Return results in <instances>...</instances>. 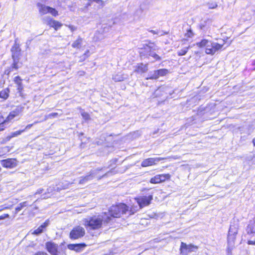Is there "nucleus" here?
Returning <instances> with one entry per match:
<instances>
[{"label": "nucleus", "instance_id": "f257e3e1", "mask_svg": "<svg viewBox=\"0 0 255 255\" xmlns=\"http://www.w3.org/2000/svg\"><path fill=\"white\" fill-rule=\"evenodd\" d=\"M83 225L88 230H97L102 227L103 223L108 224L111 222V218L106 213L83 220Z\"/></svg>", "mask_w": 255, "mask_h": 255}, {"label": "nucleus", "instance_id": "7ed1b4c3", "mask_svg": "<svg viewBox=\"0 0 255 255\" xmlns=\"http://www.w3.org/2000/svg\"><path fill=\"white\" fill-rule=\"evenodd\" d=\"M159 48L154 43H150L149 45H146L143 50L140 52V54L141 57L148 56L153 57L155 60H160V57L156 54L155 51H157Z\"/></svg>", "mask_w": 255, "mask_h": 255}, {"label": "nucleus", "instance_id": "c9c22d12", "mask_svg": "<svg viewBox=\"0 0 255 255\" xmlns=\"http://www.w3.org/2000/svg\"><path fill=\"white\" fill-rule=\"evenodd\" d=\"M48 13L51 14L53 16H56L58 15V11L54 8L49 6Z\"/></svg>", "mask_w": 255, "mask_h": 255}, {"label": "nucleus", "instance_id": "9b49d317", "mask_svg": "<svg viewBox=\"0 0 255 255\" xmlns=\"http://www.w3.org/2000/svg\"><path fill=\"white\" fill-rule=\"evenodd\" d=\"M1 165L6 168H13L17 166L18 161L15 158H7L1 161Z\"/></svg>", "mask_w": 255, "mask_h": 255}, {"label": "nucleus", "instance_id": "dca6fc26", "mask_svg": "<svg viewBox=\"0 0 255 255\" xmlns=\"http://www.w3.org/2000/svg\"><path fill=\"white\" fill-rule=\"evenodd\" d=\"M49 221L47 220L45 222L39 226L37 229L35 230L32 234L36 236L39 235L43 232L44 230L49 225Z\"/></svg>", "mask_w": 255, "mask_h": 255}, {"label": "nucleus", "instance_id": "7c9ffc66", "mask_svg": "<svg viewBox=\"0 0 255 255\" xmlns=\"http://www.w3.org/2000/svg\"><path fill=\"white\" fill-rule=\"evenodd\" d=\"M81 115L82 118L86 122L89 121L91 119L89 114L88 113L84 112L83 110L81 111Z\"/></svg>", "mask_w": 255, "mask_h": 255}, {"label": "nucleus", "instance_id": "6e6552de", "mask_svg": "<svg viewBox=\"0 0 255 255\" xmlns=\"http://www.w3.org/2000/svg\"><path fill=\"white\" fill-rule=\"evenodd\" d=\"M152 199V195H150L148 196H141L135 198V200L140 208H141L148 205Z\"/></svg>", "mask_w": 255, "mask_h": 255}, {"label": "nucleus", "instance_id": "de8ad7c7", "mask_svg": "<svg viewBox=\"0 0 255 255\" xmlns=\"http://www.w3.org/2000/svg\"><path fill=\"white\" fill-rule=\"evenodd\" d=\"M249 245H255V240L254 241L250 240L248 241Z\"/></svg>", "mask_w": 255, "mask_h": 255}, {"label": "nucleus", "instance_id": "ea45409f", "mask_svg": "<svg viewBox=\"0 0 255 255\" xmlns=\"http://www.w3.org/2000/svg\"><path fill=\"white\" fill-rule=\"evenodd\" d=\"M23 207L21 206V205L19 204L18 205V206L15 208V214L18 213L22 209Z\"/></svg>", "mask_w": 255, "mask_h": 255}, {"label": "nucleus", "instance_id": "603ef678", "mask_svg": "<svg viewBox=\"0 0 255 255\" xmlns=\"http://www.w3.org/2000/svg\"><path fill=\"white\" fill-rule=\"evenodd\" d=\"M253 65L254 66V69H255V60L253 62Z\"/></svg>", "mask_w": 255, "mask_h": 255}, {"label": "nucleus", "instance_id": "f704fd0d", "mask_svg": "<svg viewBox=\"0 0 255 255\" xmlns=\"http://www.w3.org/2000/svg\"><path fill=\"white\" fill-rule=\"evenodd\" d=\"M157 71H158V73L159 74V77L165 76L168 73V71L166 69H161L158 70Z\"/></svg>", "mask_w": 255, "mask_h": 255}, {"label": "nucleus", "instance_id": "473e14b6", "mask_svg": "<svg viewBox=\"0 0 255 255\" xmlns=\"http://www.w3.org/2000/svg\"><path fill=\"white\" fill-rule=\"evenodd\" d=\"M247 231L248 234H255V222L253 226L249 225L247 227Z\"/></svg>", "mask_w": 255, "mask_h": 255}, {"label": "nucleus", "instance_id": "72a5a7b5", "mask_svg": "<svg viewBox=\"0 0 255 255\" xmlns=\"http://www.w3.org/2000/svg\"><path fill=\"white\" fill-rule=\"evenodd\" d=\"M189 47H190V46L187 47H185V48L179 50L177 52L178 55V56L185 55L187 53Z\"/></svg>", "mask_w": 255, "mask_h": 255}, {"label": "nucleus", "instance_id": "f03ea898", "mask_svg": "<svg viewBox=\"0 0 255 255\" xmlns=\"http://www.w3.org/2000/svg\"><path fill=\"white\" fill-rule=\"evenodd\" d=\"M135 210L132 209H128V207L124 203H121L119 205L112 206L109 210V214H107L111 218V221L114 218H119L122 215L128 214L129 215H132L134 213Z\"/></svg>", "mask_w": 255, "mask_h": 255}, {"label": "nucleus", "instance_id": "aec40b11", "mask_svg": "<svg viewBox=\"0 0 255 255\" xmlns=\"http://www.w3.org/2000/svg\"><path fill=\"white\" fill-rule=\"evenodd\" d=\"M21 109L16 108L15 110L12 111L10 113L8 116L7 117V119L8 120H12L15 116H17L19 113L20 112Z\"/></svg>", "mask_w": 255, "mask_h": 255}, {"label": "nucleus", "instance_id": "79ce46f5", "mask_svg": "<svg viewBox=\"0 0 255 255\" xmlns=\"http://www.w3.org/2000/svg\"><path fill=\"white\" fill-rule=\"evenodd\" d=\"M149 31L150 32L153 33V34H160V35H163L164 34L163 33H160L158 31H155V30H149Z\"/></svg>", "mask_w": 255, "mask_h": 255}, {"label": "nucleus", "instance_id": "3c124183", "mask_svg": "<svg viewBox=\"0 0 255 255\" xmlns=\"http://www.w3.org/2000/svg\"><path fill=\"white\" fill-rule=\"evenodd\" d=\"M32 126H33V124H29V125H28L25 127V129H24L25 130L26 129H29V128H30L32 127Z\"/></svg>", "mask_w": 255, "mask_h": 255}, {"label": "nucleus", "instance_id": "423d86ee", "mask_svg": "<svg viewBox=\"0 0 255 255\" xmlns=\"http://www.w3.org/2000/svg\"><path fill=\"white\" fill-rule=\"evenodd\" d=\"M85 234V229L81 226H77L70 232V238L72 239H78L83 237Z\"/></svg>", "mask_w": 255, "mask_h": 255}, {"label": "nucleus", "instance_id": "f8f14e48", "mask_svg": "<svg viewBox=\"0 0 255 255\" xmlns=\"http://www.w3.org/2000/svg\"><path fill=\"white\" fill-rule=\"evenodd\" d=\"M198 249V247L196 246L193 245L192 244L187 245L183 242L181 243L180 246V250L182 253H187L191 252H196Z\"/></svg>", "mask_w": 255, "mask_h": 255}, {"label": "nucleus", "instance_id": "a878e982", "mask_svg": "<svg viewBox=\"0 0 255 255\" xmlns=\"http://www.w3.org/2000/svg\"><path fill=\"white\" fill-rule=\"evenodd\" d=\"M82 40V38L79 37L72 43V46L75 48H80L81 46Z\"/></svg>", "mask_w": 255, "mask_h": 255}, {"label": "nucleus", "instance_id": "b1692460", "mask_svg": "<svg viewBox=\"0 0 255 255\" xmlns=\"http://www.w3.org/2000/svg\"><path fill=\"white\" fill-rule=\"evenodd\" d=\"M25 131V129L17 130L14 132H12L10 134L7 136L6 138L7 140H9L11 138L20 135L22 132Z\"/></svg>", "mask_w": 255, "mask_h": 255}, {"label": "nucleus", "instance_id": "5701e85b", "mask_svg": "<svg viewBox=\"0 0 255 255\" xmlns=\"http://www.w3.org/2000/svg\"><path fill=\"white\" fill-rule=\"evenodd\" d=\"M126 79V77L124 76V75L118 73L116 75H115L113 76V79L115 82H121L124 80V79Z\"/></svg>", "mask_w": 255, "mask_h": 255}, {"label": "nucleus", "instance_id": "2eb2a0df", "mask_svg": "<svg viewBox=\"0 0 255 255\" xmlns=\"http://www.w3.org/2000/svg\"><path fill=\"white\" fill-rule=\"evenodd\" d=\"M148 70V64H143L142 63H138L135 67L134 72L142 74Z\"/></svg>", "mask_w": 255, "mask_h": 255}, {"label": "nucleus", "instance_id": "e433bc0d", "mask_svg": "<svg viewBox=\"0 0 255 255\" xmlns=\"http://www.w3.org/2000/svg\"><path fill=\"white\" fill-rule=\"evenodd\" d=\"M207 6L209 9H214L218 6L216 2H209L207 3Z\"/></svg>", "mask_w": 255, "mask_h": 255}, {"label": "nucleus", "instance_id": "9d476101", "mask_svg": "<svg viewBox=\"0 0 255 255\" xmlns=\"http://www.w3.org/2000/svg\"><path fill=\"white\" fill-rule=\"evenodd\" d=\"M170 178L169 174H158L151 178L150 182L152 184H158L165 181Z\"/></svg>", "mask_w": 255, "mask_h": 255}, {"label": "nucleus", "instance_id": "39448f33", "mask_svg": "<svg viewBox=\"0 0 255 255\" xmlns=\"http://www.w3.org/2000/svg\"><path fill=\"white\" fill-rule=\"evenodd\" d=\"M224 43L222 44L218 43L217 42H212L210 41V44H208L207 47L206 48V53L207 54L213 55L219 49H221Z\"/></svg>", "mask_w": 255, "mask_h": 255}, {"label": "nucleus", "instance_id": "4c0bfd02", "mask_svg": "<svg viewBox=\"0 0 255 255\" xmlns=\"http://www.w3.org/2000/svg\"><path fill=\"white\" fill-rule=\"evenodd\" d=\"M234 246H229L228 245V247L227 248V255H232V251L234 249Z\"/></svg>", "mask_w": 255, "mask_h": 255}, {"label": "nucleus", "instance_id": "412c9836", "mask_svg": "<svg viewBox=\"0 0 255 255\" xmlns=\"http://www.w3.org/2000/svg\"><path fill=\"white\" fill-rule=\"evenodd\" d=\"M9 90L8 88H5L0 92V98L6 100L9 96Z\"/></svg>", "mask_w": 255, "mask_h": 255}, {"label": "nucleus", "instance_id": "a19ab883", "mask_svg": "<svg viewBox=\"0 0 255 255\" xmlns=\"http://www.w3.org/2000/svg\"><path fill=\"white\" fill-rule=\"evenodd\" d=\"M9 217V215L8 214H4L0 216V220L8 218Z\"/></svg>", "mask_w": 255, "mask_h": 255}, {"label": "nucleus", "instance_id": "a18cd8bd", "mask_svg": "<svg viewBox=\"0 0 255 255\" xmlns=\"http://www.w3.org/2000/svg\"><path fill=\"white\" fill-rule=\"evenodd\" d=\"M34 255H48L46 253L42 252H38L36 253Z\"/></svg>", "mask_w": 255, "mask_h": 255}, {"label": "nucleus", "instance_id": "f3484780", "mask_svg": "<svg viewBox=\"0 0 255 255\" xmlns=\"http://www.w3.org/2000/svg\"><path fill=\"white\" fill-rule=\"evenodd\" d=\"M11 51L12 52V57L19 58L21 51L19 44L15 43L11 48Z\"/></svg>", "mask_w": 255, "mask_h": 255}, {"label": "nucleus", "instance_id": "393cba45", "mask_svg": "<svg viewBox=\"0 0 255 255\" xmlns=\"http://www.w3.org/2000/svg\"><path fill=\"white\" fill-rule=\"evenodd\" d=\"M12 59H13V62L12 64V65H11L10 68L12 69V70L13 69L17 70L19 67V66L18 65V62H19V58L12 57Z\"/></svg>", "mask_w": 255, "mask_h": 255}, {"label": "nucleus", "instance_id": "864d4df0", "mask_svg": "<svg viewBox=\"0 0 255 255\" xmlns=\"http://www.w3.org/2000/svg\"><path fill=\"white\" fill-rule=\"evenodd\" d=\"M253 142L254 146H255V138L253 139Z\"/></svg>", "mask_w": 255, "mask_h": 255}, {"label": "nucleus", "instance_id": "6ab92c4d", "mask_svg": "<svg viewBox=\"0 0 255 255\" xmlns=\"http://www.w3.org/2000/svg\"><path fill=\"white\" fill-rule=\"evenodd\" d=\"M238 233V228L236 225H231L230 227L228 235L229 236H236Z\"/></svg>", "mask_w": 255, "mask_h": 255}, {"label": "nucleus", "instance_id": "2f4dec72", "mask_svg": "<svg viewBox=\"0 0 255 255\" xmlns=\"http://www.w3.org/2000/svg\"><path fill=\"white\" fill-rule=\"evenodd\" d=\"M159 77V74L157 70L154 71L151 73V76L149 78H147L146 79H157Z\"/></svg>", "mask_w": 255, "mask_h": 255}, {"label": "nucleus", "instance_id": "cd10ccee", "mask_svg": "<svg viewBox=\"0 0 255 255\" xmlns=\"http://www.w3.org/2000/svg\"><path fill=\"white\" fill-rule=\"evenodd\" d=\"M7 122L4 120L2 116L0 115V131L3 130L5 128V125Z\"/></svg>", "mask_w": 255, "mask_h": 255}, {"label": "nucleus", "instance_id": "c03bdc74", "mask_svg": "<svg viewBox=\"0 0 255 255\" xmlns=\"http://www.w3.org/2000/svg\"><path fill=\"white\" fill-rule=\"evenodd\" d=\"M20 204L21 205V206L24 208L25 207H26L28 205V204L27 201H25L22 203H20Z\"/></svg>", "mask_w": 255, "mask_h": 255}, {"label": "nucleus", "instance_id": "ddd939ff", "mask_svg": "<svg viewBox=\"0 0 255 255\" xmlns=\"http://www.w3.org/2000/svg\"><path fill=\"white\" fill-rule=\"evenodd\" d=\"M161 159H162V158L160 157L147 158L142 161L141 165L142 167L151 166L152 165L155 164L157 162H159Z\"/></svg>", "mask_w": 255, "mask_h": 255}, {"label": "nucleus", "instance_id": "4468645a", "mask_svg": "<svg viewBox=\"0 0 255 255\" xmlns=\"http://www.w3.org/2000/svg\"><path fill=\"white\" fill-rule=\"evenodd\" d=\"M85 247L86 245L85 244H69L67 246L68 249L76 251V252H82Z\"/></svg>", "mask_w": 255, "mask_h": 255}, {"label": "nucleus", "instance_id": "0eeeda50", "mask_svg": "<svg viewBox=\"0 0 255 255\" xmlns=\"http://www.w3.org/2000/svg\"><path fill=\"white\" fill-rule=\"evenodd\" d=\"M45 248L51 255H59L60 253L58 251V245L52 241L45 243Z\"/></svg>", "mask_w": 255, "mask_h": 255}, {"label": "nucleus", "instance_id": "a211bd4d", "mask_svg": "<svg viewBox=\"0 0 255 255\" xmlns=\"http://www.w3.org/2000/svg\"><path fill=\"white\" fill-rule=\"evenodd\" d=\"M37 6L38 7L39 12L41 14L43 15L48 13L49 6H46L40 3L37 4Z\"/></svg>", "mask_w": 255, "mask_h": 255}, {"label": "nucleus", "instance_id": "4be33fe9", "mask_svg": "<svg viewBox=\"0 0 255 255\" xmlns=\"http://www.w3.org/2000/svg\"><path fill=\"white\" fill-rule=\"evenodd\" d=\"M60 112V113H52L51 114H49L47 115H46L45 116L44 121H46L47 120L49 119H53L58 117L59 116L62 115V113L61 110H59Z\"/></svg>", "mask_w": 255, "mask_h": 255}, {"label": "nucleus", "instance_id": "bb28decb", "mask_svg": "<svg viewBox=\"0 0 255 255\" xmlns=\"http://www.w3.org/2000/svg\"><path fill=\"white\" fill-rule=\"evenodd\" d=\"M210 44V41H208L206 39H203L200 42H197L196 43V45H197L198 47L201 48L203 47H207L208 44Z\"/></svg>", "mask_w": 255, "mask_h": 255}, {"label": "nucleus", "instance_id": "58836bf2", "mask_svg": "<svg viewBox=\"0 0 255 255\" xmlns=\"http://www.w3.org/2000/svg\"><path fill=\"white\" fill-rule=\"evenodd\" d=\"M194 35V33L192 30L190 28L189 30L187 31V32L185 33V36L187 37H192Z\"/></svg>", "mask_w": 255, "mask_h": 255}, {"label": "nucleus", "instance_id": "5fc2aeb1", "mask_svg": "<svg viewBox=\"0 0 255 255\" xmlns=\"http://www.w3.org/2000/svg\"><path fill=\"white\" fill-rule=\"evenodd\" d=\"M2 84V80L0 79V86H1Z\"/></svg>", "mask_w": 255, "mask_h": 255}, {"label": "nucleus", "instance_id": "09e8293b", "mask_svg": "<svg viewBox=\"0 0 255 255\" xmlns=\"http://www.w3.org/2000/svg\"><path fill=\"white\" fill-rule=\"evenodd\" d=\"M43 190L42 189H39L37 190V192L35 193V194H41L42 193Z\"/></svg>", "mask_w": 255, "mask_h": 255}, {"label": "nucleus", "instance_id": "8fccbe9b", "mask_svg": "<svg viewBox=\"0 0 255 255\" xmlns=\"http://www.w3.org/2000/svg\"><path fill=\"white\" fill-rule=\"evenodd\" d=\"M200 28L202 30H205V25L203 24V23H201L200 25Z\"/></svg>", "mask_w": 255, "mask_h": 255}, {"label": "nucleus", "instance_id": "49530a36", "mask_svg": "<svg viewBox=\"0 0 255 255\" xmlns=\"http://www.w3.org/2000/svg\"><path fill=\"white\" fill-rule=\"evenodd\" d=\"M166 87H161V88H159V89H158L155 93H157L159 91H166Z\"/></svg>", "mask_w": 255, "mask_h": 255}, {"label": "nucleus", "instance_id": "1a4fd4ad", "mask_svg": "<svg viewBox=\"0 0 255 255\" xmlns=\"http://www.w3.org/2000/svg\"><path fill=\"white\" fill-rule=\"evenodd\" d=\"M43 22L51 27H53L55 30H57L60 28L62 24L58 21H56L49 16H45L43 18Z\"/></svg>", "mask_w": 255, "mask_h": 255}, {"label": "nucleus", "instance_id": "37998d69", "mask_svg": "<svg viewBox=\"0 0 255 255\" xmlns=\"http://www.w3.org/2000/svg\"><path fill=\"white\" fill-rule=\"evenodd\" d=\"M12 71H13L12 69L10 67H9V68H7L5 70L4 73L5 74L9 75L10 72H11Z\"/></svg>", "mask_w": 255, "mask_h": 255}, {"label": "nucleus", "instance_id": "20e7f679", "mask_svg": "<svg viewBox=\"0 0 255 255\" xmlns=\"http://www.w3.org/2000/svg\"><path fill=\"white\" fill-rule=\"evenodd\" d=\"M103 168H98L95 170H92L88 175L81 177L79 180V184H85L88 181L92 180L96 175L98 172L101 171Z\"/></svg>", "mask_w": 255, "mask_h": 255}, {"label": "nucleus", "instance_id": "c756f323", "mask_svg": "<svg viewBox=\"0 0 255 255\" xmlns=\"http://www.w3.org/2000/svg\"><path fill=\"white\" fill-rule=\"evenodd\" d=\"M236 239V236H228V245L229 246H234L235 240Z\"/></svg>", "mask_w": 255, "mask_h": 255}, {"label": "nucleus", "instance_id": "c85d7f7f", "mask_svg": "<svg viewBox=\"0 0 255 255\" xmlns=\"http://www.w3.org/2000/svg\"><path fill=\"white\" fill-rule=\"evenodd\" d=\"M21 79L18 76H16L14 78V82L15 84H16L18 86V90H20L22 88V83H21Z\"/></svg>", "mask_w": 255, "mask_h": 255}, {"label": "nucleus", "instance_id": "6e6d98bb", "mask_svg": "<svg viewBox=\"0 0 255 255\" xmlns=\"http://www.w3.org/2000/svg\"><path fill=\"white\" fill-rule=\"evenodd\" d=\"M108 173H109V172L106 173V174H105L103 176V177H104V176H105L107 175V174H108Z\"/></svg>", "mask_w": 255, "mask_h": 255}]
</instances>
